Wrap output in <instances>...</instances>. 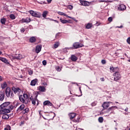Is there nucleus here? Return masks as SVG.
Listing matches in <instances>:
<instances>
[{
  "label": "nucleus",
  "instance_id": "7ed1b4c3",
  "mask_svg": "<svg viewBox=\"0 0 130 130\" xmlns=\"http://www.w3.org/2000/svg\"><path fill=\"white\" fill-rule=\"evenodd\" d=\"M114 78V80L116 82H117L119 80H120L121 78V75H120V74L118 72H116L113 75Z\"/></svg>",
  "mask_w": 130,
  "mask_h": 130
},
{
  "label": "nucleus",
  "instance_id": "c85d7f7f",
  "mask_svg": "<svg viewBox=\"0 0 130 130\" xmlns=\"http://www.w3.org/2000/svg\"><path fill=\"white\" fill-rule=\"evenodd\" d=\"M23 98L26 101V102H28V94L27 93L23 94Z\"/></svg>",
  "mask_w": 130,
  "mask_h": 130
},
{
  "label": "nucleus",
  "instance_id": "cd10ccee",
  "mask_svg": "<svg viewBox=\"0 0 130 130\" xmlns=\"http://www.w3.org/2000/svg\"><path fill=\"white\" fill-rule=\"evenodd\" d=\"M48 14V11H45L43 13V18H46V16Z\"/></svg>",
  "mask_w": 130,
  "mask_h": 130
},
{
  "label": "nucleus",
  "instance_id": "4be33fe9",
  "mask_svg": "<svg viewBox=\"0 0 130 130\" xmlns=\"http://www.w3.org/2000/svg\"><path fill=\"white\" fill-rule=\"evenodd\" d=\"M9 117H10V115L7 114H4L2 116V118L3 119H9Z\"/></svg>",
  "mask_w": 130,
  "mask_h": 130
},
{
  "label": "nucleus",
  "instance_id": "79ce46f5",
  "mask_svg": "<svg viewBox=\"0 0 130 130\" xmlns=\"http://www.w3.org/2000/svg\"><path fill=\"white\" fill-rule=\"evenodd\" d=\"M31 102H32V104H33L34 105H35V104H36V99L32 100Z\"/></svg>",
  "mask_w": 130,
  "mask_h": 130
},
{
  "label": "nucleus",
  "instance_id": "603ef678",
  "mask_svg": "<svg viewBox=\"0 0 130 130\" xmlns=\"http://www.w3.org/2000/svg\"><path fill=\"white\" fill-rule=\"evenodd\" d=\"M100 2V3H107V1H104V0H103V1H99Z\"/></svg>",
  "mask_w": 130,
  "mask_h": 130
},
{
  "label": "nucleus",
  "instance_id": "e433bc0d",
  "mask_svg": "<svg viewBox=\"0 0 130 130\" xmlns=\"http://www.w3.org/2000/svg\"><path fill=\"white\" fill-rule=\"evenodd\" d=\"M99 122H100L101 123H102V122H103V117H100L99 118Z\"/></svg>",
  "mask_w": 130,
  "mask_h": 130
},
{
  "label": "nucleus",
  "instance_id": "dca6fc26",
  "mask_svg": "<svg viewBox=\"0 0 130 130\" xmlns=\"http://www.w3.org/2000/svg\"><path fill=\"white\" fill-rule=\"evenodd\" d=\"M22 23H30L31 22V19L29 18H26L25 19H22L21 20Z\"/></svg>",
  "mask_w": 130,
  "mask_h": 130
},
{
  "label": "nucleus",
  "instance_id": "8fccbe9b",
  "mask_svg": "<svg viewBox=\"0 0 130 130\" xmlns=\"http://www.w3.org/2000/svg\"><path fill=\"white\" fill-rule=\"evenodd\" d=\"M127 43L128 44H130V37L127 38Z\"/></svg>",
  "mask_w": 130,
  "mask_h": 130
},
{
  "label": "nucleus",
  "instance_id": "bf43d9fd",
  "mask_svg": "<svg viewBox=\"0 0 130 130\" xmlns=\"http://www.w3.org/2000/svg\"><path fill=\"white\" fill-rule=\"evenodd\" d=\"M3 81V78H2V76H0V82H2Z\"/></svg>",
  "mask_w": 130,
  "mask_h": 130
},
{
  "label": "nucleus",
  "instance_id": "e2e57ef3",
  "mask_svg": "<svg viewBox=\"0 0 130 130\" xmlns=\"http://www.w3.org/2000/svg\"><path fill=\"white\" fill-rule=\"evenodd\" d=\"M118 28H122V25H121L120 26H118Z\"/></svg>",
  "mask_w": 130,
  "mask_h": 130
},
{
  "label": "nucleus",
  "instance_id": "20e7f679",
  "mask_svg": "<svg viewBox=\"0 0 130 130\" xmlns=\"http://www.w3.org/2000/svg\"><path fill=\"white\" fill-rule=\"evenodd\" d=\"M84 47V45L82 44H80L79 42H75L73 44V47L75 49L78 48H80L81 47Z\"/></svg>",
  "mask_w": 130,
  "mask_h": 130
},
{
  "label": "nucleus",
  "instance_id": "393cba45",
  "mask_svg": "<svg viewBox=\"0 0 130 130\" xmlns=\"http://www.w3.org/2000/svg\"><path fill=\"white\" fill-rule=\"evenodd\" d=\"M7 86H8V84H7V82H5L4 83L1 84V88L2 89H5L7 88Z\"/></svg>",
  "mask_w": 130,
  "mask_h": 130
},
{
  "label": "nucleus",
  "instance_id": "9b49d317",
  "mask_svg": "<svg viewBox=\"0 0 130 130\" xmlns=\"http://www.w3.org/2000/svg\"><path fill=\"white\" fill-rule=\"evenodd\" d=\"M42 48V46H41V45L37 46L36 48V52L37 53H39V52L41 51Z\"/></svg>",
  "mask_w": 130,
  "mask_h": 130
},
{
  "label": "nucleus",
  "instance_id": "ea45409f",
  "mask_svg": "<svg viewBox=\"0 0 130 130\" xmlns=\"http://www.w3.org/2000/svg\"><path fill=\"white\" fill-rule=\"evenodd\" d=\"M4 130H11V126L7 125L6 128H5Z\"/></svg>",
  "mask_w": 130,
  "mask_h": 130
},
{
  "label": "nucleus",
  "instance_id": "338daca9",
  "mask_svg": "<svg viewBox=\"0 0 130 130\" xmlns=\"http://www.w3.org/2000/svg\"><path fill=\"white\" fill-rule=\"evenodd\" d=\"M20 78H23V76L21 75L20 76Z\"/></svg>",
  "mask_w": 130,
  "mask_h": 130
},
{
  "label": "nucleus",
  "instance_id": "4468645a",
  "mask_svg": "<svg viewBox=\"0 0 130 130\" xmlns=\"http://www.w3.org/2000/svg\"><path fill=\"white\" fill-rule=\"evenodd\" d=\"M43 105L45 106H46V105L48 106H52V103H51V102H50L49 101H45L44 102Z\"/></svg>",
  "mask_w": 130,
  "mask_h": 130
},
{
  "label": "nucleus",
  "instance_id": "9d476101",
  "mask_svg": "<svg viewBox=\"0 0 130 130\" xmlns=\"http://www.w3.org/2000/svg\"><path fill=\"white\" fill-rule=\"evenodd\" d=\"M19 98L20 101H21L22 103H24L25 104H27V103H28V102H26V101L23 97V95H20L19 96Z\"/></svg>",
  "mask_w": 130,
  "mask_h": 130
},
{
  "label": "nucleus",
  "instance_id": "f8f14e48",
  "mask_svg": "<svg viewBox=\"0 0 130 130\" xmlns=\"http://www.w3.org/2000/svg\"><path fill=\"white\" fill-rule=\"evenodd\" d=\"M12 58H13V59L20 60V59H22L23 58V56H22V54H18V56H12Z\"/></svg>",
  "mask_w": 130,
  "mask_h": 130
},
{
  "label": "nucleus",
  "instance_id": "c9c22d12",
  "mask_svg": "<svg viewBox=\"0 0 130 130\" xmlns=\"http://www.w3.org/2000/svg\"><path fill=\"white\" fill-rule=\"evenodd\" d=\"M115 69H116V68H114L113 67H110V71H112V72H113V73H114L115 72Z\"/></svg>",
  "mask_w": 130,
  "mask_h": 130
},
{
  "label": "nucleus",
  "instance_id": "ddd939ff",
  "mask_svg": "<svg viewBox=\"0 0 130 130\" xmlns=\"http://www.w3.org/2000/svg\"><path fill=\"white\" fill-rule=\"evenodd\" d=\"M5 99V92L3 91H0V101H4Z\"/></svg>",
  "mask_w": 130,
  "mask_h": 130
},
{
  "label": "nucleus",
  "instance_id": "f3484780",
  "mask_svg": "<svg viewBox=\"0 0 130 130\" xmlns=\"http://www.w3.org/2000/svg\"><path fill=\"white\" fill-rule=\"evenodd\" d=\"M37 82H38V80H37V79L32 80L30 82V85L35 86V85H36V84L37 83Z\"/></svg>",
  "mask_w": 130,
  "mask_h": 130
},
{
  "label": "nucleus",
  "instance_id": "f704fd0d",
  "mask_svg": "<svg viewBox=\"0 0 130 130\" xmlns=\"http://www.w3.org/2000/svg\"><path fill=\"white\" fill-rule=\"evenodd\" d=\"M10 18L12 19V20H15L16 19V17L14 14H11L10 15Z\"/></svg>",
  "mask_w": 130,
  "mask_h": 130
},
{
  "label": "nucleus",
  "instance_id": "a878e982",
  "mask_svg": "<svg viewBox=\"0 0 130 130\" xmlns=\"http://www.w3.org/2000/svg\"><path fill=\"white\" fill-rule=\"evenodd\" d=\"M60 21L62 23V24H67V23H70V22L68 20H63L61 18L60 19Z\"/></svg>",
  "mask_w": 130,
  "mask_h": 130
},
{
  "label": "nucleus",
  "instance_id": "7c9ffc66",
  "mask_svg": "<svg viewBox=\"0 0 130 130\" xmlns=\"http://www.w3.org/2000/svg\"><path fill=\"white\" fill-rule=\"evenodd\" d=\"M58 14L59 15H60V16H64L65 17H68V15H67L66 14L64 13L63 12H58Z\"/></svg>",
  "mask_w": 130,
  "mask_h": 130
},
{
  "label": "nucleus",
  "instance_id": "774afa93",
  "mask_svg": "<svg viewBox=\"0 0 130 130\" xmlns=\"http://www.w3.org/2000/svg\"><path fill=\"white\" fill-rule=\"evenodd\" d=\"M128 61H129L130 62V59L128 60Z\"/></svg>",
  "mask_w": 130,
  "mask_h": 130
},
{
  "label": "nucleus",
  "instance_id": "bb28decb",
  "mask_svg": "<svg viewBox=\"0 0 130 130\" xmlns=\"http://www.w3.org/2000/svg\"><path fill=\"white\" fill-rule=\"evenodd\" d=\"M39 90L41 92H44L45 91V87L44 86H39Z\"/></svg>",
  "mask_w": 130,
  "mask_h": 130
},
{
  "label": "nucleus",
  "instance_id": "58836bf2",
  "mask_svg": "<svg viewBox=\"0 0 130 130\" xmlns=\"http://www.w3.org/2000/svg\"><path fill=\"white\" fill-rule=\"evenodd\" d=\"M29 13L30 14V15H31V16H32V17H34V15L35 14V12L31 10L29 11Z\"/></svg>",
  "mask_w": 130,
  "mask_h": 130
},
{
  "label": "nucleus",
  "instance_id": "6e6d98bb",
  "mask_svg": "<svg viewBox=\"0 0 130 130\" xmlns=\"http://www.w3.org/2000/svg\"><path fill=\"white\" fill-rule=\"evenodd\" d=\"M47 3H48L49 4H50V3H51V1L52 0H47Z\"/></svg>",
  "mask_w": 130,
  "mask_h": 130
},
{
  "label": "nucleus",
  "instance_id": "72a5a7b5",
  "mask_svg": "<svg viewBox=\"0 0 130 130\" xmlns=\"http://www.w3.org/2000/svg\"><path fill=\"white\" fill-rule=\"evenodd\" d=\"M29 111V108H26L24 110H23V113L25 114V113H28V112Z\"/></svg>",
  "mask_w": 130,
  "mask_h": 130
},
{
  "label": "nucleus",
  "instance_id": "864d4df0",
  "mask_svg": "<svg viewBox=\"0 0 130 130\" xmlns=\"http://www.w3.org/2000/svg\"><path fill=\"white\" fill-rule=\"evenodd\" d=\"M67 18H69L70 19H72L73 20H74V18H72V17L71 16H69L67 15V16H66Z\"/></svg>",
  "mask_w": 130,
  "mask_h": 130
},
{
  "label": "nucleus",
  "instance_id": "f257e3e1",
  "mask_svg": "<svg viewBox=\"0 0 130 130\" xmlns=\"http://www.w3.org/2000/svg\"><path fill=\"white\" fill-rule=\"evenodd\" d=\"M5 94L7 98H14V93L10 87L6 88L5 90Z\"/></svg>",
  "mask_w": 130,
  "mask_h": 130
},
{
  "label": "nucleus",
  "instance_id": "a211bd4d",
  "mask_svg": "<svg viewBox=\"0 0 130 130\" xmlns=\"http://www.w3.org/2000/svg\"><path fill=\"white\" fill-rule=\"evenodd\" d=\"M0 60L3 61V62H5V63H7V64H10V62L8 61V59H7L6 58H0Z\"/></svg>",
  "mask_w": 130,
  "mask_h": 130
},
{
  "label": "nucleus",
  "instance_id": "4c0bfd02",
  "mask_svg": "<svg viewBox=\"0 0 130 130\" xmlns=\"http://www.w3.org/2000/svg\"><path fill=\"white\" fill-rule=\"evenodd\" d=\"M73 121L74 122H79L80 121V117H78L76 119H75Z\"/></svg>",
  "mask_w": 130,
  "mask_h": 130
},
{
  "label": "nucleus",
  "instance_id": "2eb2a0df",
  "mask_svg": "<svg viewBox=\"0 0 130 130\" xmlns=\"http://www.w3.org/2000/svg\"><path fill=\"white\" fill-rule=\"evenodd\" d=\"M109 102H104L102 105V107L104 109H107L108 107H109Z\"/></svg>",
  "mask_w": 130,
  "mask_h": 130
},
{
  "label": "nucleus",
  "instance_id": "412c9836",
  "mask_svg": "<svg viewBox=\"0 0 130 130\" xmlns=\"http://www.w3.org/2000/svg\"><path fill=\"white\" fill-rule=\"evenodd\" d=\"M25 108V105L24 104H22L17 109V111H21L23 110Z\"/></svg>",
  "mask_w": 130,
  "mask_h": 130
},
{
  "label": "nucleus",
  "instance_id": "0e129e2a",
  "mask_svg": "<svg viewBox=\"0 0 130 130\" xmlns=\"http://www.w3.org/2000/svg\"><path fill=\"white\" fill-rule=\"evenodd\" d=\"M54 21H55V22H56V23H59L58 21H57V20H54Z\"/></svg>",
  "mask_w": 130,
  "mask_h": 130
},
{
  "label": "nucleus",
  "instance_id": "3c124183",
  "mask_svg": "<svg viewBox=\"0 0 130 130\" xmlns=\"http://www.w3.org/2000/svg\"><path fill=\"white\" fill-rule=\"evenodd\" d=\"M20 31L22 33H24V32H25V28H22L21 29H20Z\"/></svg>",
  "mask_w": 130,
  "mask_h": 130
},
{
  "label": "nucleus",
  "instance_id": "aec40b11",
  "mask_svg": "<svg viewBox=\"0 0 130 130\" xmlns=\"http://www.w3.org/2000/svg\"><path fill=\"white\" fill-rule=\"evenodd\" d=\"M29 42L31 43H34V42H36V38L35 37H32L29 39Z\"/></svg>",
  "mask_w": 130,
  "mask_h": 130
},
{
  "label": "nucleus",
  "instance_id": "5701e85b",
  "mask_svg": "<svg viewBox=\"0 0 130 130\" xmlns=\"http://www.w3.org/2000/svg\"><path fill=\"white\" fill-rule=\"evenodd\" d=\"M70 119H73L74 117H76V114L75 113H71L69 114Z\"/></svg>",
  "mask_w": 130,
  "mask_h": 130
},
{
  "label": "nucleus",
  "instance_id": "473e14b6",
  "mask_svg": "<svg viewBox=\"0 0 130 130\" xmlns=\"http://www.w3.org/2000/svg\"><path fill=\"white\" fill-rule=\"evenodd\" d=\"M58 46H59V43H58V42H56V43L54 44V48H57V47H58Z\"/></svg>",
  "mask_w": 130,
  "mask_h": 130
},
{
  "label": "nucleus",
  "instance_id": "0eeeda50",
  "mask_svg": "<svg viewBox=\"0 0 130 130\" xmlns=\"http://www.w3.org/2000/svg\"><path fill=\"white\" fill-rule=\"evenodd\" d=\"M80 4L82 6H84V7H89L90 6V3L87 1H80Z\"/></svg>",
  "mask_w": 130,
  "mask_h": 130
},
{
  "label": "nucleus",
  "instance_id": "69168bd1",
  "mask_svg": "<svg viewBox=\"0 0 130 130\" xmlns=\"http://www.w3.org/2000/svg\"><path fill=\"white\" fill-rule=\"evenodd\" d=\"M3 53V52H2V51H0V55Z\"/></svg>",
  "mask_w": 130,
  "mask_h": 130
},
{
  "label": "nucleus",
  "instance_id": "6e6552de",
  "mask_svg": "<svg viewBox=\"0 0 130 130\" xmlns=\"http://www.w3.org/2000/svg\"><path fill=\"white\" fill-rule=\"evenodd\" d=\"M11 104V102H6L3 104H2L1 106L0 107H2L3 108H7L9 105V104Z\"/></svg>",
  "mask_w": 130,
  "mask_h": 130
},
{
  "label": "nucleus",
  "instance_id": "de8ad7c7",
  "mask_svg": "<svg viewBox=\"0 0 130 130\" xmlns=\"http://www.w3.org/2000/svg\"><path fill=\"white\" fill-rule=\"evenodd\" d=\"M56 69V71H57V72H60L61 69H60V68H59V67H57Z\"/></svg>",
  "mask_w": 130,
  "mask_h": 130
},
{
  "label": "nucleus",
  "instance_id": "2f4dec72",
  "mask_svg": "<svg viewBox=\"0 0 130 130\" xmlns=\"http://www.w3.org/2000/svg\"><path fill=\"white\" fill-rule=\"evenodd\" d=\"M1 22L3 25H5V24H6V18L1 19Z\"/></svg>",
  "mask_w": 130,
  "mask_h": 130
},
{
  "label": "nucleus",
  "instance_id": "09e8293b",
  "mask_svg": "<svg viewBox=\"0 0 130 130\" xmlns=\"http://www.w3.org/2000/svg\"><path fill=\"white\" fill-rule=\"evenodd\" d=\"M102 63H103V64H105V63H106V60L104 59L102 60Z\"/></svg>",
  "mask_w": 130,
  "mask_h": 130
},
{
  "label": "nucleus",
  "instance_id": "c756f323",
  "mask_svg": "<svg viewBox=\"0 0 130 130\" xmlns=\"http://www.w3.org/2000/svg\"><path fill=\"white\" fill-rule=\"evenodd\" d=\"M86 29H90L92 28V23H87L86 26Z\"/></svg>",
  "mask_w": 130,
  "mask_h": 130
},
{
  "label": "nucleus",
  "instance_id": "39448f33",
  "mask_svg": "<svg viewBox=\"0 0 130 130\" xmlns=\"http://www.w3.org/2000/svg\"><path fill=\"white\" fill-rule=\"evenodd\" d=\"M116 107V106H112L110 107L108 110H107V113H109L108 115H110L112 113H114V109Z\"/></svg>",
  "mask_w": 130,
  "mask_h": 130
},
{
  "label": "nucleus",
  "instance_id": "a18cd8bd",
  "mask_svg": "<svg viewBox=\"0 0 130 130\" xmlns=\"http://www.w3.org/2000/svg\"><path fill=\"white\" fill-rule=\"evenodd\" d=\"M42 62H43V66H46V63H47V62H46V60H44Z\"/></svg>",
  "mask_w": 130,
  "mask_h": 130
},
{
  "label": "nucleus",
  "instance_id": "c03bdc74",
  "mask_svg": "<svg viewBox=\"0 0 130 130\" xmlns=\"http://www.w3.org/2000/svg\"><path fill=\"white\" fill-rule=\"evenodd\" d=\"M97 105V103L94 102L91 104V106H96Z\"/></svg>",
  "mask_w": 130,
  "mask_h": 130
},
{
  "label": "nucleus",
  "instance_id": "37998d69",
  "mask_svg": "<svg viewBox=\"0 0 130 130\" xmlns=\"http://www.w3.org/2000/svg\"><path fill=\"white\" fill-rule=\"evenodd\" d=\"M28 74L30 76H32V75H33V71L31 70L28 71Z\"/></svg>",
  "mask_w": 130,
  "mask_h": 130
},
{
  "label": "nucleus",
  "instance_id": "b1692460",
  "mask_svg": "<svg viewBox=\"0 0 130 130\" xmlns=\"http://www.w3.org/2000/svg\"><path fill=\"white\" fill-rule=\"evenodd\" d=\"M34 17H36L37 18H40L41 17V13L39 12H35Z\"/></svg>",
  "mask_w": 130,
  "mask_h": 130
},
{
  "label": "nucleus",
  "instance_id": "4d7b16f0",
  "mask_svg": "<svg viewBox=\"0 0 130 130\" xmlns=\"http://www.w3.org/2000/svg\"><path fill=\"white\" fill-rule=\"evenodd\" d=\"M101 81H102V82H104V78H101Z\"/></svg>",
  "mask_w": 130,
  "mask_h": 130
},
{
  "label": "nucleus",
  "instance_id": "f03ea898",
  "mask_svg": "<svg viewBox=\"0 0 130 130\" xmlns=\"http://www.w3.org/2000/svg\"><path fill=\"white\" fill-rule=\"evenodd\" d=\"M10 112H11L10 109L0 107V114H7Z\"/></svg>",
  "mask_w": 130,
  "mask_h": 130
},
{
  "label": "nucleus",
  "instance_id": "1a4fd4ad",
  "mask_svg": "<svg viewBox=\"0 0 130 130\" xmlns=\"http://www.w3.org/2000/svg\"><path fill=\"white\" fill-rule=\"evenodd\" d=\"M126 9V7H125V5L123 4L120 5L118 7V10H119V11H124Z\"/></svg>",
  "mask_w": 130,
  "mask_h": 130
},
{
  "label": "nucleus",
  "instance_id": "680f3d73",
  "mask_svg": "<svg viewBox=\"0 0 130 130\" xmlns=\"http://www.w3.org/2000/svg\"><path fill=\"white\" fill-rule=\"evenodd\" d=\"M30 100H31V101H32V100H34V99H33V98L32 97L30 98Z\"/></svg>",
  "mask_w": 130,
  "mask_h": 130
},
{
  "label": "nucleus",
  "instance_id": "6ab92c4d",
  "mask_svg": "<svg viewBox=\"0 0 130 130\" xmlns=\"http://www.w3.org/2000/svg\"><path fill=\"white\" fill-rule=\"evenodd\" d=\"M71 59L72 61H77V60H78V57H77L75 55H72Z\"/></svg>",
  "mask_w": 130,
  "mask_h": 130
},
{
  "label": "nucleus",
  "instance_id": "13d9d810",
  "mask_svg": "<svg viewBox=\"0 0 130 130\" xmlns=\"http://www.w3.org/2000/svg\"><path fill=\"white\" fill-rule=\"evenodd\" d=\"M59 34H60L59 32H58L57 34H56V37H57V36H59Z\"/></svg>",
  "mask_w": 130,
  "mask_h": 130
},
{
  "label": "nucleus",
  "instance_id": "052dcab7",
  "mask_svg": "<svg viewBox=\"0 0 130 130\" xmlns=\"http://www.w3.org/2000/svg\"><path fill=\"white\" fill-rule=\"evenodd\" d=\"M128 110V108H126L124 110L125 111H127Z\"/></svg>",
  "mask_w": 130,
  "mask_h": 130
},
{
  "label": "nucleus",
  "instance_id": "a19ab883",
  "mask_svg": "<svg viewBox=\"0 0 130 130\" xmlns=\"http://www.w3.org/2000/svg\"><path fill=\"white\" fill-rule=\"evenodd\" d=\"M67 8H68V9H69V10H73V6L72 5H68Z\"/></svg>",
  "mask_w": 130,
  "mask_h": 130
},
{
  "label": "nucleus",
  "instance_id": "423d86ee",
  "mask_svg": "<svg viewBox=\"0 0 130 130\" xmlns=\"http://www.w3.org/2000/svg\"><path fill=\"white\" fill-rule=\"evenodd\" d=\"M12 91H13L15 94H16V93L20 94V93H21V89H20L19 87L16 88L15 87H12Z\"/></svg>",
  "mask_w": 130,
  "mask_h": 130
},
{
  "label": "nucleus",
  "instance_id": "49530a36",
  "mask_svg": "<svg viewBox=\"0 0 130 130\" xmlns=\"http://www.w3.org/2000/svg\"><path fill=\"white\" fill-rule=\"evenodd\" d=\"M108 20L109 22H112V17H109L108 19Z\"/></svg>",
  "mask_w": 130,
  "mask_h": 130
},
{
  "label": "nucleus",
  "instance_id": "5fc2aeb1",
  "mask_svg": "<svg viewBox=\"0 0 130 130\" xmlns=\"http://www.w3.org/2000/svg\"><path fill=\"white\" fill-rule=\"evenodd\" d=\"M24 123H25V121H21V123H20V125H22V124H24Z\"/></svg>",
  "mask_w": 130,
  "mask_h": 130
}]
</instances>
